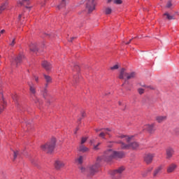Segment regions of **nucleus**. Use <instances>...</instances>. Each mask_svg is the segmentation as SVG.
<instances>
[{"mask_svg":"<svg viewBox=\"0 0 179 179\" xmlns=\"http://www.w3.org/2000/svg\"><path fill=\"white\" fill-rule=\"evenodd\" d=\"M75 68H76V69L78 71V69H79V66L76 65V66H75Z\"/></svg>","mask_w":179,"mask_h":179,"instance_id":"50","label":"nucleus"},{"mask_svg":"<svg viewBox=\"0 0 179 179\" xmlns=\"http://www.w3.org/2000/svg\"><path fill=\"white\" fill-rule=\"evenodd\" d=\"M118 65L115 64V66L110 67L111 71H115V69H118Z\"/></svg>","mask_w":179,"mask_h":179,"instance_id":"38","label":"nucleus"},{"mask_svg":"<svg viewBox=\"0 0 179 179\" xmlns=\"http://www.w3.org/2000/svg\"><path fill=\"white\" fill-rule=\"evenodd\" d=\"M111 1H113V0H108V3H110V2H111Z\"/></svg>","mask_w":179,"mask_h":179,"instance_id":"53","label":"nucleus"},{"mask_svg":"<svg viewBox=\"0 0 179 179\" xmlns=\"http://www.w3.org/2000/svg\"><path fill=\"white\" fill-rule=\"evenodd\" d=\"M124 85H125V83H123V84L122 85V86H124Z\"/></svg>","mask_w":179,"mask_h":179,"instance_id":"56","label":"nucleus"},{"mask_svg":"<svg viewBox=\"0 0 179 179\" xmlns=\"http://www.w3.org/2000/svg\"><path fill=\"white\" fill-rule=\"evenodd\" d=\"M7 6H8V3H6L1 5V7H0L1 12H2V10H5V9H6Z\"/></svg>","mask_w":179,"mask_h":179,"instance_id":"31","label":"nucleus"},{"mask_svg":"<svg viewBox=\"0 0 179 179\" xmlns=\"http://www.w3.org/2000/svg\"><path fill=\"white\" fill-rule=\"evenodd\" d=\"M131 41H132V39H130L129 42L126 43V44L127 45L130 44Z\"/></svg>","mask_w":179,"mask_h":179,"instance_id":"48","label":"nucleus"},{"mask_svg":"<svg viewBox=\"0 0 179 179\" xmlns=\"http://www.w3.org/2000/svg\"><path fill=\"white\" fill-rule=\"evenodd\" d=\"M31 163H32V164H34V166H37V164H36V163H34V161H31Z\"/></svg>","mask_w":179,"mask_h":179,"instance_id":"52","label":"nucleus"},{"mask_svg":"<svg viewBox=\"0 0 179 179\" xmlns=\"http://www.w3.org/2000/svg\"><path fill=\"white\" fill-rule=\"evenodd\" d=\"M102 131L103 132L105 133V135H108L109 137L111 136V135L110 134V132H111L112 130L110 129H108V128L103 129Z\"/></svg>","mask_w":179,"mask_h":179,"instance_id":"27","label":"nucleus"},{"mask_svg":"<svg viewBox=\"0 0 179 179\" xmlns=\"http://www.w3.org/2000/svg\"><path fill=\"white\" fill-rule=\"evenodd\" d=\"M3 33H5V29H2V30L0 31V34H3Z\"/></svg>","mask_w":179,"mask_h":179,"instance_id":"45","label":"nucleus"},{"mask_svg":"<svg viewBox=\"0 0 179 179\" xmlns=\"http://www.w3.org/2000/svg\"><path fill=\"white\" fill-rule=\"evenodd\" d=\"M100 143H99L96 145H94V150H99V146H100Z\"/></svg>","mask_w":179,"mask_h":179,"instance_id":"37","label":"nucleus"},{"mask_svg":"<svg viewBox=\"0 0 179 179\" xmlns=\"http://www.w3.org/2000/svg\"><path fill=\"white\" fill-rule=\"evenodd\" d=\"M13 153H14V155H13V160H16V159L17 157V155H19V152L14 151Z\"/></svg>","mask_w":179,"mask_h":179,"instance_id":"34","label":"nucleus"},{"mask_svg":"<svg viewBox=\"0 0 179 179\" xmlns=\"http://www.w3.org/2000/svg\"><path fill=\"white\" fill-rule=\"evenodd\" d=\"M154 154H148L144 157V162L146 164H150L153 162Z\"/></svg>","mask_w":179,"mask_h":179,"instance_id":"8","label":"nucleus"},{"mask_svg":"<svg viewBox=\"0 0 179 179\" xmlns=\"http://www.w3.org/2000/svg\"><path fill=\"white\" fill-rule=\"evenodd\" d=\"M78 121H82V118H79V119H78Z\"/></svg>","mask_w":179,"mask_h":179,"instance_id":"55","label":"nucleus"},{"mask_svg":"<svg viewBox=\"0 0 179 179\" xmlns=\"http://www.w3.org/2000/svg\"><path fill=\"white\" fill-rule=\"evenodd\" d=\"M83 160H85V157L80 155L76 159L75 162L78 164H82V163H83Z\"/></svg>","mask_w":179,"mask_h":179,"instance_id":"22","label":"nucleus"},{"mask_svg":"<svg viewBox=\"0 0 179 179\" xmlns=\"http://www.w3.org/2000/svg\"><path fill=\"white\" fill-rule=\"evenodd\" d=\"M34 78L35 82H36V83H38V76H34Z\"/></svg>","mask_w":179,"mask_h":179,"instance_id":"40","label":"nucleus"},{"mask_svg":"<svg viewBox=\"0 0 179 179\" xmlns=\"http://www.w3.org/2000/svg\"><path fill=\"white\" fill-rule=\"evenodd\" d=\"M29 50L31 51H33V52H36V51H37V46H36V43H31L29 45Z\"/></svg>","mask_w":179,"mask_h":179,"instance_id":"24","label":"nucleus"},{"mask_svg":"<svg viewBox=\"0 0 179 179\" xmlns=\"http://www.w3.org/2000/svg\"><path fill=\"white\" fill-rule=\"evenodd\" d=\"M78 131H79V128H78V127H77V128L76 129V130L74 131V134H77V133H78Z\"/></svg>","mask_w":179,"mask_h":179,"instance_id":"44","label":"nucleus"},{"mask_svg":"<svg viewBox=\"0 0 179 179\" xmlns=\"http://www.w3.org/2000/svg\"><path fill=\"white\" fill-rule=\"evenodd\" d=\"M86 141H87V137H82L80 145H83V143H85L86 142Z\"/></svg>","mask_w":179,"mask_h":179,"instance_id":"33","label":"nucleus"},{"mask_svg":"<svg viewBox=\"0 0 179 179\" xmlns=\"http://www.w3.org/2000/svg\"><path fill=\"white\" fill-rule=\"evenodd\" d=\"M143 130L148 131L150 134H155V131H156V129H155V124H145L143 127Z\"/></svg>","mask_w":179,"mask_h":179,"instance_id":"7","label":"nucleus"},{"mask_svg":"<svg viewBox=\"0 0 179 179\" xmlns=\"http://www.w3.org/2000/svg\"><path fill=\"white\" fill-rule=\"evenodd\" d=\"M90 143H91V145H93V143H94V140H91Z\"/></svg>","mask_w":179,"mask_h":179,"instance_id":"49","label":"nucleus"},{"mask_svg":"<svg viewBox=\"0 0 179 179\" xmlns=\"http://www.w3.org/2000/svg\"><path fill=\"white\" fill-rule=\"evenodd\" d=\"M15 99H16V97H15V96L13 97V100H15Z\"/></svg>","mask_w":179,"mask_h":179,"instance_id":"54","label":"nucleus"},{"mask_svg":"<svg viewBox=\"0 0 179 179\" xmlns=\"http://www.w3.org/2000/svg\"><path fill=\"white\" fill-rule=\"evenodd\" d=\"M96 132H99L100 131H103V129H95Z\"/></svg>","mask_w":179,"mask_h":179,"instance_id":"46","label":"nucleus"},{"mask_svg":"<svg viewBox=\"0 0 179 179\" xmlns=\"http://www.w3.org/2000/svg\"><path fill=\"white\" fill-rule=\"evenodd\" d=\"M78 150L83 153H86V152H89V148L83 145H80L79 146Z\"/></svg>","mask_w":179,"mask_h":179,"instance_id":"19","label":"nucleus"},{"mask_svg":"<svg viewBox=\"0 0 179 179\" xmlns=\"http://www.w3.org/2000/svg\"><path fill=\"white\" fill-rule=\"evenodd\" d=\"M120 106H121V102H119Z\"/></svg>","mask_w":179,"mask_h":179,"instance_id":"57","label":"nucleus"},{"mask_svg":"<svg viewBox=\"0 0 179 179\" xmlns=\"http://www.w3.org/2000/svg\"><path fill=\"white\" fill-rule=\"evenodd\" d=\"M103 13H105V15H111V13H113V8H111V7H104Z\"/></svg>","mask_w":179,"mask_h":179,"instance_id":"20","label":"nucleus"},{"mask_svg":"<svg viewBox=\"0 0 179 179\" xmlns=\"http://www.w3.org/2000/svg\"><path fill=\"white\" fill-rule=\"evenodd\" d=\"M128 73L125 71V69H122L120 71L119 79H127Z\"/></svg>","mask_w":179,"mask_h":179,"instance_id":"9","label":"nucleus"},{"mask_svg":"<svg viewBox=\"0 0 179 179\" xmlns=\"http://www.w3.org/2000/svg\"><path fill=\"white\" fill-rule=\"evenodd\" d=\"M55 169L59 170V169H62V167L65 166V163L60 160H57L55 164Z\"/></svg>","mask_w":179,"mask_h":179,"instance_id":"12","label":"nucleus"},{"mask_svg":"<svg viewBox=\"0 0 179 179\" xmlns=\"http://www.w3.org/2000/svg\"><path fill=\"white\" fill-rule=\"evenodd\" d=\"M43 76L46 82L45 87H47V86H48V83H51L52 82V78H51V76L46 74H43Z\"/></svg>","mask_w":179,"mask_h":179,"instance_id":"16","label":"nucleus"},{"mask_svg":"<svg viewBox=\"0 0 179 179\" xmlns=\"http://www.w3.org/2000/svg\"><path fill=\"white\" fill-rule=\"evenodd\" d=\"M113 2L116 5H121V3H122V0H113Z\"/></svg>","mask_w":179,"mask_h":179,"instance_id":"32","label":"nucleus"},{"mask_svg":"<svg viewBox=\"0 0 179 179\" xmlns=\"http://www.w3.org/2000/svg\"><path fill=\"white\" fill-rule=\"evenodd\" d=\"M78 80H79V74H77L73 76V85H75V83H78Z\"/></svg>","mask_w":179,"mask_h":179,"instance_id":"28","label":"nucleus"},{"mask_svg":"<svg viewBox=\"0 0 179 179\" xmlns=\"http://www.w3.org/2000/svg\"><path fill=\"white\" fill-rule=\"evenodd\" d=\"M124 157V152H116L111 149L106 150L102 157H99L96 159V162L94 165L90 166L88 169L83 167L80 168L82 173H86L88 171L90 176H94V173H97V169L100 167V163L101 162H112L113 159H122Z\"/></svg>","mask_w":179,"mask_h":179,"instance_id":"1","label":"nucleus"},{"mask_svg":"<svg viewBox=\"0 0 179 179\" xmlns=\"http://www.w3.org/2000/svg\"><path fill=\"white\" fill-rule=\"evenodd\" d=\"M100 138H103V139H104L105 136H106V133L104 131H102L100 134H99Z\"/></svg>","mask_w":179,"mask_h":179,"instance_id":"39","label":"nucleus"},{"mask_svg":"<svg viewBox=\"0 0 179 179\" xmlns=\"http://www.w3.org/2000/svg\"><path fill=\"white\" fill-rule=\"evenodd\" d=\"M155 120L157 122H158L159 124L162 122H164V121H166V120H167V117L166 116H157L155 117Z\"/></svg>","mask_w":179,"mask_h":179,"instance_id":"17","label":"nucleus"},{"mask_svg":"<svg viewBox=\"0 0 179 179\" xmlns=\"http://www.w3.org/2000/svg\"><path fill=\"white\" fill-rule=\"evenodd\" d=\"M171 1H168L167 4H166V8H171Z\"/></svg>","mask_w":179,"mask_h":179,"instance_id":"41","label":"nucleus"},{"mask_svg":"<svg viewBox=\"0 0 179 179\" xmlns=\"http://www.w3.org/2000/svg\"><path fill=\"white\" fill-rule=\"evenodd\" d=\"M127 90H131L130 89H127Z\"/></svg>","mask_w":179,"mask_h":179,"instance_id":"58","label":"nucleus"},{"mask_svg":"<svg viewBox=\"0 0 179 179\" xmlns=\"http://www.w3.org/2000/svg\"><path fill=\"white\" fill-rule=\"evenodd\" d=\"M124 170H125V168H124V166H121L117 169L111 172V176H120V174H122Z\"/></svg>","mask_w":179,"mask_h":179,"instance_id":"10","label":"nucleus"},{"mask_svg":"<svg viewBox=\"0 0 179 179\" xmlns=\"http://www.w3.org/2000/svg\"><path fill=\"white\" fill-rule=\"evenodd\" d=\"M138 92L139 93V94H143V93H145V90H143L142 88H138Z\"/></svg>","mask_w":179,"mask_h":179,"instance_id":"35","label":"nucleus"},{"mask_svg":"<svg viewBox=\"0 0 179 179\" xmlns=\"http://www.w3.org/2000/svg\"><path fill=\"white\" fill-rule=\"evenodd\" d=\"M162 169H163L162 166H159L157 169H155V170L154 171L153 176L156 177L157 174H159V173L162 171Z\"/></svg>","mask_w":179,"mask_h":179,"instance_id":"23","label":"nucleus"},{"mask_svg":"<svg viewBox=\"0 0 179 179\" xmlns=\"http://www.w3.org/2000/svg\"><path fill=\"white\" fill-rule=\"evenodd\" d=\"M117 138H120V139H124V141H126V142L129 143L131 142V139H132V137H129L128 136L125 135H117Z\"/></svg>","mask_w":179,"mask_h":179,"instance_id":"14","label":"nucleus"},{"mask_svg":"<svg viewBox=\"0 0 179 179\" xmlns=\"http://www.w3.org/2000/svg\"><path fill=\"white\" fill-rule=\"evenodd\" d=\"M136 78V72L127 73V80H129L131 79H135Z\"/></svg>","mask_w":179,"mask_h":179,"instance_id":"21","label":"nucleus"},{"mask_svg":"<svg viewBox=\"0 0 179 179\" xmlns=\"http://www.w3.org/2000/svg\"><path fill=\"white\" fill-rule=\"evenodd\" d=\"M56 142H57V140L55 138H52L50 141L41 145V150H43V152H45L46 153L53 152L54 149H55Z\"/></svg>","mask_w":179,"mask_h":179,"instance_id":"2","label":"nucleus"},{"mask_svg":"<svg viewBox=\"0 0 179 179\" xmlns=\"http://www.w3.org/2000/svg\"><path fill=\"white\" fill-rule=\"evenodd\" d=\"M87 9L88 10L89 13H92L94 9H96V3L94 0H89L86 6Z\"/></svg>","mask_w":179,"mask_h":179,"instance_id":"6","label":"nucleus"},{"mask_svg":"<svg viewBox=\"0 0 179 179\" xmlns=\"http://www.w3.org/2000/svg\"><path fill=\"white\" fill-rule=\"evenodd\" d=\"M166 159H171L173 155H174V149L172 148H168L166 150Z\"/></svg>","mask_w":179,"mask_h":179,"instance_id":"11","label":"nucleus"},{"mask_svg":"<svg viewBox=\"0 0 179 179\" xmlns=\"http://www.w3.org/2000/svg\"><path fill=\"white\" fill-rule=\"evenodd\" d=\"M22 17V15H20L19 16H18V20H20V18Z\"/></svg>","mask_w":179,"mask_h":179,"instance_id":"51","label":"nucleus"},{"mask_svg":"<svg viewBox=\"0 0 179 179\" xmlns=\"http://www.w3.org/2000/svg\"><path fill=\"white\" fill-rule=\"evenodd\" d=\"M29 87V92L30 94L34 96V97H35V103L36 104H41V101H40V99H38V98L36 97V93H37V91L36 90V85H34V83H32L31 82H28L27 83Z\"/></svg>","mask_w":179,"mask_h":179,"instance_id":"3","label":"nucleus"},{"mask_svg":"<svg viewBox=\"0 0 179 179\" xmlns=\"http://www.w3.org/2000/svg\"><path fill=\"white\" fill-rule=\"evenodd\" d=\"M23 58H24V55L23 54H19L16 57L13 58L11 61V66L17 67V66L23 60Z\"/></svg>","mask_w":179,"mask_h":179,"instance_id":"5","label":"nucleus"},{"mask_svg":"<svg viewBox=\"0 0 179 179\" xmlns=\"http://www.w3.org/2000/svg\"><path fill=\"white\" fill-rule=\"evenodd\" d=\"M15 44H16V38H13L11 41V43H10L9 45L10 47H15Z\"/></svg>","mask_w":179,"mask_h":179,"instance_id":"30","label":"nucleus"},{"mask_svg":"<svg viewBox=\"0 0 179 179\" xmlns=\"http://www.w3.org/2000/svg\"><path fill=\"white\" fill-rule=\"evenodd\" d=\"M177 169V164H171L167 168V173H173Z\"/></svg>","mask_w":179,"mask_h":179,"instance_id":"15","label":"nucleus"},{"mask_svg":"<svg viewBox=\"0 0 179 179\" xmlns=\"http://www.w3.org/2000/svg\"><path fill=\"white\" fill-rule=\"evenodd\" d=\"M164 16H166V19H167L168 20H174V19H176V18L174 17V15H170V14H169V13H165L164 14Z\"/></svg>","mask_w":179,"mask_h":179,"instance_id":"25","label":"nucleus"},{"mask_svg":"<svg viewBox=\"0 0 179 179\" xmlns=\"http://www.w3.org/2000/svg\"><path fill=\"white\" fill-rule=\"evenodd\" d=\"M118 143H121L122 149H138L139 148V143L133 142L130 144H125L122 141H119Z\"/></svg>","mask_w":179,"mask_h":179,"instance_id":"4","label":"nucleus"},{"mask_svg":"<svg viewBox=\"0 0 179 179\" xmlns=\"http://www.w3.org/2000/svg\"><path fill=\"white\" fill-rule=\"evenodd\" d=\"M42 66L43 68H44V69H45V71H51V68H52V66H51V64H50L47 61H44L42 62Z\"/></svg>","mask_w":179,"mask_h":179,"instance_id":"13","label":"nucleus"},{"mask_svg":"<svg viewBox=\"0 0 179 179\" xmlns=\"http://www.w3.org/2000/svg\"><path fill=\"white\" fill-rule=\"evenodd\" d=\"M29 3H30V0H22L20 2V5L25 6V8H29V7H27V5H29Z\"/></svg>","mask_w":179,"mask_h":179,"instance_id":"26","label":"nucleus"},{"mask_svg":"<svg viewBox=\"0 0 179 179\" xmlns=\"http://www.w3.org/2000/svg\"><path fill=\"white\" fill-rule=\"evenodd\" d=\"M5 107H6V101L3 98H2V101L0 103V113H2L3 110H5Z\"/></svg>","mask_w":179,"mask_h":179,"instance_id":"18","label":"nucleus"},{"mask_svg":"<svg viewBox=\"0 0 179 179\" xmlns=\"http://www.w3.org/2000/svg\"><path fill=\"white\" fill-rule=\"evenodd\" d=\"M153 170V166H150L146 170V173L148 174V173H151V171Z\"/></svg>","mask_w":179,"mask_h":179,"instance_id":"36","label":"nucleus"},{"mask_svg":"<svg viewBox=\"0 0 179 179\" xmlns=\"http://www.w3.org/2000/svg\"><path fill=\"white\" fill-rule=\"evenodd\" d=\"M75 38H76V37H71V39L69 40V41H72L73 40H75Z\"/></svg>","mask_w":179,"mask_h":179,"instance_id":"47","label":"nucleus"},{"mask_svg":"<svg viewBox=\"0 0 179 179\" xmlns=\"http://www.w3.org/2000/svg\"><path fill=\"white\" fill-rule=\"evenodd\" d=\"M66 3V0H62L61 4L57 6L58 9H61V8H64Z\"/></svg>","mask_w":179,"mask_h":179,"instance_id":"29","label":"nucleus"},{"mask_svg":"<svg viewBox=\"0 0 179 179\" xmlns=\"http://www.w3.org/2000/svg\"><path fill=\"white\" fill-rule=\"evenodd\" d=\"M43 97L44 98H45V96H47V90H44V92H43Z\"/></svg>","mask_w":179,"mask_h":179,"instance_id":"42","label":"nucleus"},{"mask_svg":"<svg viewBox=\"0 0 179 179\" xmlns=\"http://www.w3.org/2000/svg\"><path fill=\"white\" fill-rule=\"evenodd\" d=\"M81 115H82V117L83 118L84 117H85L86 113L85 112H81Z\"/></svg>","mask_w":179,"mask_h":179,"instance_id":"43","label":"nucleus"}]
</instances>
